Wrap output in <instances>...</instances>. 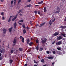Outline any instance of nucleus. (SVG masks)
<instances>
[{
  "label": "nucleus",
  "mask_w": 66,
  "mask_h": 66,
  "mask_svg": "<svg viewBox=\"0 0 66 66\" xmlns=\"http://www.w3.org/2000/svg\"><path fill=\"white\" fill-rule=\"evenodd\" d=\"M11 19H8V22H10L11 21Z\"/></svg>",
  "instance_id": "c85d7f7f"
},
{
  "label": "nucleus",
  "mask_w": 66,
  "mask_h": 66,
  "mask_svg": "<svg viewBox=\"0 0 66 66\" xmlns=\"http://www.w3.org/2000/svg\"><path fill=\"white\" fill-rule=\"evenodd\" d=\"M2 57H0V61L2 59Z\"/></svg>",
  "instance_id": "6e6d98bb"
},
{
  "label": "nucleus",
  "mask_w": 66,
  "mask_h": 66,
  "mask_svg": "<svg viewBox=\"0 0 66 66\" xmlns=\"http://www.w3.org/2000/svg\"><path fill=\"white\" fill-rule=\"evenodd\" d=\"M26 29L27 30H29V29H30V28L28 27V26H27L26 27Z\"/></svg>",
  "instance_id": "f704fd0d"
},
{
  "label": "nucleus",
  "mask_w": 66,
  "mask_h": 66,
  "mask_svg": "<svg viewBox=\"0 0 66 66\" xmlns=\"http://www.w3.org/2000/svg\"><path fill=\"white\" fill-rule=\"evenodd\" d=\"M13 52H14V50H11V53H13Z\"/></svg>",
  "instance_id": "c9c22d12"
},
{
  "label": "nucleus",
  "mask_w": 66,
  "mask_h": 66,
  "mask_svg": "<svg viewBox=\"0 0 66 66\" xmlns=\"http://www.w3.org/2000/svg\"><path fill=\"white\" fill-rule=\"evenodd\" d=\"M36 49L37 50H38V49H39V47L38 46H37L36 47Z\"/></svg>",
  "instance_id": "aec40b11"
},
{
  "label": "nucleus",
  "mask_w": 66,
  "mask_h": 66,
  "mask_svg": "<svg viewBox=\"0 0 66 66\" xmlns=\"http://www.w3.org/2000/svg\"><path fill=\"white\" fill-rule=\"evenodd\" d=\"M60 28H61L62 29H64V26H60Z\"/></svg>",
  "instance_id": "b1692460"
},
{
  "label": "nucleus",
  "mask_w": 66,
  "mask_h": 66,
  "mask_svg": "<svg viewBox=\"0 0 66 66\" xmlns=\"http://www.w3.org/2000/svg\"><path fill=\"white\" fill-rule=\"evenodd\" d=\"M46 52L47 53V54H49V53H50V52L48 51H46Z\"/></svg>",
  "instance_id": "4c0bfd02"
},
{
  "label": "nucleus",
  "mask_w": 66,
  "mask_h": 66,
  "mask_svg": "<svg viewBox=\"0 0 66 66\" xmlns=\"http://www.w3.org/2000/svg\"><path fill=\"white\" fill-rule=\"evenodd\" d=\"M13 29V27H11V28H9V31L10 33L12 32V29Z\"/></svg>",
  "instance_id": "423d86ee"
},
{
  "label": "nucleus",
  "mask_w": 66,
  "mask_h": 66,
  "mask_svg": "<svg viewBox=\"0 0 66 66\" xmlns=\"http://www.w3.org/2000/svg\"><path fill=\"white\" fill-rule=\"evenodd\" d=\"M36 43H37V44H38V42H39V41L38 40H37L36 41Z\"/></svg>",
  "instance_id": "72a5a7b5"
},
{
  "label": "nucleus",
  "mask_w": 66,
  "mask_h": 66,
  "mask_svg": "<svg viewBox=\"0 0 66 66\" xmlns=\"http://www.w3.org/2000/svg\"><path fill=\"white\" fill-rule=\"evenodd\" d=\"M13 60L12 59H10L9 60V63H10V64H12L13 62Z\"/></svg>",
  "instance_id": "9d476101"
},
{
  "label": "nucleus",
  "mask_w": 66,
  "mask_h": 66,
  "mask_svg": "<svg viewBox=\"0 0 66 66\" xmlns=\"http://www.w3.org/2000/svg\"><path fill=\"white\" fill-rule=\"evenodd\" d=\"M19 51H22L23 50L21 48H20L19 49Z\"/></svg>",
  "instance_id": "a211bd4d"
},
{
  "label": "nucleus",
  "mask_w": 66,
  "mask_h": 66,
  "mask_svg": "<svg viewBox=\"0 0 66 66\" xmlns=\"http://www.w3.org/2000/svg\"><path fill=\"white\" fill-rule=\"evenodd\" d=\"M64 21H66V17L65 18V19L64 20Z\"/></svg>",
  "instance_id": "bf43d9fd"
},
{
  "label": "nucleus",
  "mask_w": 66,
  "mask_h": 66,
  "mask_svg": "<svg viewBox=\"0 0 66 66\" xmlns=\"http://www.w3.org/2000/svg\"><path fill=\"white\" fill-rule=\"evenodd\" d=\"M35 6H36V7L39 6V5H35Z\"/></svg>",
  "instance_id": "5fc2aeb1"
},
{
  "label": "nucleus",
  "mask_w": 66,
  "mask_h": 66,
  "mask_svg": "<svg viewBox=\"0 0 66 66\" xmlns=\"http://www.w3.org/2000/svg\"><path fill=\"white\" fill-rule=\"evenodd\" d=\"M1 15L2 16H3L4 15V13L3 12H2Z\"/></svg>",
  "instance_id": "473e14b6"
},
{
  "label": "nucleus",
  "mask_w": 66,
  "mask_h": 66,
  "mask_svg": "<svg viewBox=\"0 0 66 66\" xmlns=\"http://www.w3.org/2000/svg\"><path fill=\"white\" fill-rule=\"evenodd\" d=\"M43 1H42L41 2H40L38 3V4H42V3H43Z\"/></svg>",
  "instance_id": "9b49d317"
},
{
  "label": "nucleus",
  "mask_w": 66,
  "mask_h": 66,
  "mask_svg": "<svg viewBox=\"0 0 66 66\" xmlns=\"http://www.w3.org/2000/svg\"><path fill=\"white\" fill-rule=\"evenodd\" d=\"M60 11H56V12L55 13L57 14L58 13H60Z\"/></svg>",
  "instance_id": "c756f323"
},
{
  "label": "nucleus",
  "mask_w": 66,
  "mask_h": 66,
  "mask_svg": "<svg viewBox=\"0 0 66 66\" xmlns=\"http://www.w3.org/2000/svg\"><path fill=\"white\" fill-rule=\"evenodd\" d=\"M21 0H19L18 2H21Z\"/></svg>",
  "instance_id": "4d7b16f0"
},
{
  "label": "nucleus",
  "mask_w": 66,
  "mask_h": 66,
  "mask_svg": "<svg viewBox=\"0 0 66 66\" xmlns=\"http://www.w3.org/2000/svg\"><path fill=\"white\" fill-rule=\"evenodd\" d=\"M41 62V63H45V61H44V59H42L40 61Z\"/></svg>",
  "instance_id": "ddd939ff"
},
{
  "label": "nucleus",
  "mask_w": 66,
  "mask_h": 66,
  "mask_svg": "<svg viewBox=\"0 0 66 66\" xmlns=\"http://www.w3.org/2000/svg\"><path fill=\"white\" fill-rule=\"evenodd\" d=\"M14 4H16V2H14Z\"/></svg>",
  "instance_id": "0e129e2a"
},
{
  "label": "nucleus",
  "mask_w": 66,
  "mask_h": 66,
  "mask_svg": "<svg viewBox=\"0 0 66 66\" xmlns=\"http://www.w3.org/2000/svg\"><path fill=\"white\" fill-rule=\"evenodd\" d=\"M55 41H54L52 43V44H55Z\"/></svg>",
  "instance_id": "e433bc0d"
},
{
  "label": "nucleus",
  "mask_w": 66,
  "mask_h": 66,
  "mask_svg": "<svg viewBox=\"0 0 66 66\" xmlns=\"http://www.w3.org/2000/svg\"><path fill=\"white\" fill-rule=\"evenodd\" d=\"M11 4L12 5L13 3V1L12 0L11 1Z\"/></svg>",
  "instance_id": "7c9ffc66"
},
{
  "label": "nucleus",
  "mask_w": 66,
  "mask_h": 66,
  "mask_svg": "<svg viewBox=\"0 0 66 66\" xmlns=\"http://www.w3.org/2000/svg\"><path fill=\"white\" fill-rule=\"evenodd\" d=\"M53 54H55V51H53Z\"/></svg>",
  "instance_id": "09e8293b"
},
{
  "label": "nucleus",
  "mask_w": 66,
  "mask_h": 66,
  "mask_svg": "<svg viewBox=\"0 0 66 66\" xmlns=\"http://www.w3.org/2000/svg\"><path fill=\"white\" fill-rule=\"evenodd\" d=\"M45 24V23L44 22L42 24H41L40 25V26H39V27H42V26H44V24Z\"/></svg>",
  "instance_id": "f8f14e48"
},
{
  "label": "nucleus",
  "mask_w": 66,
  "mask_h": 66,
  "mask_svg": "<svg viewBox=\"0 0 66 66\" xmlns=\"http://www.w3.org/2000/svg\"><path fill=\"white\" fill-rule=\"evenodd\" d=\"M34 13L35 14H37V11H35L34 12Z\"/></svg>",
  "instance_id": "a18cd8bd"
},
{
  "label": "nucleus",
  "mask_w": 66,
  "mask_h": 66,
  "mask_svg": "<svg viewBox=\"0 0 66 66\" xmlns=\"http://www.w3.org/2000/svg\"><path fill=\"white\" fill-rule=\"evenodd\" d=\"M32 44H33V42H31L29 44V46H31Z\"/></svg>",
  "instance_id": "6ab92c4d"
},
{
  "label": "nucleus",
  "mask_w": 66,
  "mask_h": 66,
  "mask_svg": "<svg viewBox=\"0 0 66 66\" xmlns=\"http://www.w3.org/2000/svg\"><path fill=\"white\" fill-rule=\"evenodd\" d=\"M22 27L24 29H25V28H26V26L24 24L22 25Z\"/></svg>",
  "instance_id": "5701e85b"
},
{
  "label": "nucleus",
  "mask_w": 66,
  "mask_h": 66,
  "mask_svg": "<svg viewBox=\"0 0 66 66\" xmlns=\"http://www.w3.org/2000/svg\"><path fill=\"white\" fill-rule=\"evenodd\" d=\"M16 37H15L13 41V44H16Z\"/></svg>",
  "instance_id": "6e6552de"
},
{
  "label": "nucleus",
  "mask_w": 66,
  "mask_h": 66,
  "mask_svg": "<svg viewBox=\"0 0 66 66\" xmlns=\"http://www.w3.org/2000/svg\"><path fill=\"white\" fill-rule=\"evenodd\" d=\"M62 35L64 37H66V35L65 34H62Z\"/></svg>",
  "instance_id": "393cba45"
},
{
  "label": "nucleus",
  "mask_w": 66,
  "mask_h": 66,
  "mask_svg": "<svg viewBox=\"0 0 66 66\" xmlns=\"http://www.w3.org/2000/svg\"><path fill=\"white\" fill-rule=\"evenodd\" d=\"M66 26H63V29H66Z\"/></svg>",
  "instance_id": "49530a36"
},
{
  "label": "nucleus",
  "mask_w": 66,
  "mask_h": 66,
  "mask_svg": "<svg viewBox=\"0 0 66 66\" xmlns=\"http://www.w3.org/2000/svg\"><path fill=\"white\" fill-rule=\"evenodd\" d=\"M54 57V56H50V57H47V58L49 59H53Z\"/></svg>",
  "instance_id": "4468645a"
},
{
  "label": "nucleus",
  "mask_w": 66,
  "mask_h": 66,
  "mask_svg": "<svg viewBox=\"0 0 66 66\" xmlns=\"http://www.w3.org/2000/svg\"><path fill=\"white\" fill-rule=\"evenodd\" d=\"M60 9L59 7H58L57 8V10L58 11H60Z\"/></svg>",
  "instance_id": "a19ab883"
},
{
  "label": "nucleus",
  "mask_w": 66,
  "mask_h": 66,
  "mask_svg": "<svg viewBox=\"0 0 66 66\" xmlns=\"http://www.w3.org/2000/svg\"><path fill=\"white\" fill-rule=\"evenodd\" d=\"M60 52L58 51L57 52V54H60Z\"/></svg>",
  "instance_id": "3c124183"
},
{
  "label": "nucleus",
  "mask_w": 66,
  "mask_h": 66,
  "mask_svg": "<svg viewBox=\"0 0 66 66\" xmlns=\"http://www.w3.org/2000/svg\"><path fill=\"white\" fill-rule=\"evenodd\" d=\"M49 24H50V25H51L52 24V22H51V21H50V22Z\"/></svg>",
  "instance_id": "58836bf2"
},
{
  "label": "nucleus",
  "mask_w": 66,
  "mask_h": 66,
  "mask_svg": "<svg viewBox=\"0 0 66 66\" xmlns=\"http://www.w3.org/2000/svg\"><path fill=\"white\" fill-rule=\"evenodd\" d=\"M31 1V0H27V2H30Z\"/></svg>",
  "instance_id": "ea45409f"
},
{
  "label": "nucleus",
  "mask_w": 66,
  "mask_h": 66,
  "mask_svg": "<svg viewBox=\"0 0 66 66\" xmlns=\"http://www.w3.org/2000/svg\"><path fill=\"white\" fill-rule=\"evenodd\" d=\"M33 61L34 63H35V64H37V62H36V61H35V60H34Z\"/></svg>",
  "instance_id": "bb28decb"
},
{
  "label": "nucleus",
  "mask_w": 66,
  "mask_h": 66,
  "mask_svg": "<svg viewBox=\"0 0 66 66\" xmlns=\"http://www.w3.org/2000/svg\"><path fill=\"white\" fill-rule=\"evenodd\" d=\"M32 22L31 21L30 22V24H32Z\"/></svg>",
  "instance_id": "864d4df0"
},
{
  "label": "nucleus",
  "mask_w": 66,
  "mask_h": 66,
  "mask_svg": "<svg viewBox=\"0 0 66 66\" xmlns=\"http://www.w3.org/2000/svg\"><path fill=\"white\" fill-rule=\"evenodd\" d=\"M29 42H30V39H28L27 40V43L28 44H29Z\"/></svg>",
  "instance_id": "dca6fc26"
},
{
  "label": "nucleus",
  "mask_w": 66,
  "mask_h": 66,
  "mask_svg": "<svg viewBox=\"0 0 66 66\" xmlns=\"http://www.w3.org/2000/svg\"><path fill=\"white\" fill-rule=\"evenodd\" d=\"M12 16H10L9 19H11V18H12Z\"/></svg>",
  "instance_id": "052dcab7"
},
{
  "label": "nucleus",
  "mask_w": 66,
  "mask_h": 66,
  "mask_svg": "<svg viewBox=\"0 0 66 66\" xmlns=\"http://www.w3.org/2000/svg\"><path fill=\"white\" fill-rule=\"evenodd\" d=\"M3 33H4V34H5V33H6V30L5 29H4L3 30Z\"/></svg>",
  "instance_id": "39448f33"
},
{
  "label": "nucleus",
  "mask_w": 66,
  "mask_h": 66,
  "mask_svg": "<svg viewBox=\"0 0 66 66\" xmlns=\"http://www.w3.org/2000/svg\"><path fill=\"white\" fill-rule=\"evenodd\" d=\"M38 14H40V11H39L38 12Z\"/></svg>",
  "instance_id": "8fccbe9b"
},
{
  "label": "nucleus",
  "mask_w": 66,
  "mask_h": 66,
  "mask_svg": "<svg viewBox=\"0 0 66 66\" xmlns=\"http://www.w3.org/2000/svg\"><path fill=\"white\" fill-rule=\"evenodd\" d=\"M62 38H62V37H61V36L60 35L58 37H57V40H60L62 39Z\"/></svg>",
  "instance_id": "f03ea898"
},
{
  "label": "nucleus",
  "mask_w": 66,
  "mask_h": 66,
  "mask_svg": "<svg viewBox=\"0 0 66 66\" xmlns=\"http://www.w3.org/2000/svg\"><path fill=\"white\" fill-rule=\"evenodd\" d=\"M47 40V39H45L43 40H42V41L41 42L42 44H45L46 43V41Z\"/></svg>",
  "instance_id": "7ed1b4c3"
},
{
  "label": "nucleus",
  "mask_w": 66,
  "mask_h": 66,
  "mask_svg": "<svg viewBox=\"0 0 66 66\" xmlns=\"http://www.w3.org/2000/svg\"><path fill=\"white\" fill-rule=\"evenodd\" d=\"M3 0H1V2H3Z\"/></svg>",
  "instance_id": "e2e57ef3"
},
{
  "label": "nucleus",
  "mask_w": 66,
  "mask_h": 66,
  "mask_svg": "<svg viewBox=\"0 0 66 66\" xmlns=\"http://www.w3.org/2000/svg\"><path fill=\"white\" fill-rule=\"evenodd\" d=\"M0 52H1V53H2V50L0 51Z\"/></svg>",
  "instance_id": "13d9d810"
},
{
  "label": "nucleus",
  "mask_w": 66,
  "mask_h": 66,
  "mask_svg": "<svg viewBox=\"0 0 66 66\" xmlns=\"http://www.w3.org/2000/svg\"><path fill=\"white\" fill-rule=\"evenodd\" d=\"M20 16H22V14H21L20 13Z\"/></svg>",
  "instance_id": "680f3d73"
},
{
  "label": "nucleus",
  "mask_w": 66,
  "mask_h": 66,
  "mask_svg": "<svg viewBox=\"0 0 66 66\" xmlns=\"http://www.w3.org/2000/svg\"><path fill=\"white\" fill-rule=\"evenodd\" d=\"M18 16V14H16L15 17H14L12 19V21H13L16 19V18H17V17Z\"/></svg>",
  "instance_id": "20e7f679"
},
{
  "label": "nucleus",
  "mask_w": 66,
  "mask_h": 66,
  "mask_svg": "<svg viewBox=\"0 0 66 66\" xmlns=\"http://www.w3.org/2000/svg\"><path fill=\"white\" fill-rule=\"evenodd\" d=\"M34 66H37V65L35 64L34 65Z\"/></svg>",
  "instance_id": "69168bd1"
},
{
  "label": "nucleus",
  "mask_w": 66,
  "mask_h": 66,
  "mask_svg": "<svg viewBox=\"0 0 66 66\" xmlns=\"http://www.w3.org/2000/svg\"><path fill=\"white\" fill-rule=\"evenodd\" d=\"M44 12H46V7H45L44 9Z\"/></svg>",
  "instance_id": "f3484780"
},
{
  "label": "nucleus",
  "mask_w": 66,
  "mask_h": 66,
  "mask_svg": "<svg viewBox=\"0 0 66 66\" xmlns=\"http://www.w3.org/2000/svg\"><path fill=\"white\" fill-rule=\"evenodd\" d=\"M43 50V48H41L40 49L39 51H42Z\"/></svg>",
  "instance_id": "2f4dec72"
},
{
  "label": "nucleus",
  "mask_w": 66,
  "mask_h": 66,
  "mask_svg": "<svg viewBox=\"0 0 66 66\" xmlns=\"http://www.w3.org/2000/svg\"><path fill=\"white\" fill-rule=\"evenodd\" d=\"M27 7H31L32 6V5L31 4H29V5H27Z\"/></svg>",
  "instance_id": "a878e982"
},
{
  "label": "nucleus",
  "mask_w": 66,
  "mask_h": 66,
  "mask_svg": "<svg viewBox=\"0 0 66 66\" xmlns=\"http://www.w3.org/2000/svg\"><path fill=\"white\" fill-rule=\"evenodd\" d=\"M36 27L37 28V27H38V25L37 24L36 25Z\"/></svg>",
  "instance_id": "de8ad7c7"
},
{
  "label": "nucleus",
  "mask_w": 66,
  "mask_h": 66,
  "mask_svg": "<svg viewBox=\"0 0 66 66\" xmlns=\"http://www.w3.org/2000/svg\"><path fill=\"white\" fill-rule=\"evenodd\" d=\"M23 34H25L26 33V29H24L23 30Z\"/></svg>",
  "instance_id": "2eb2a0df"
},
{
  "label": "nucleus",
  "mask_w": 66,
  "mask_h": 66,
  "mask_svg": "<svg viewBox=\"0 0 66 66\" xmlns=\"http://www.w3.org/2000/svg\"><path fill=\"white\" fill-rule=\"evenodd\" d=\"M17 24L16 23H14V29H16V27H17Z\"/></svg>",
  "instance_id": "1a4fd4ad"
},
{
  "label": "nucleus",
  "mask_w": 66,
  "mask_h": 66,
  "mask_svg": "<svg viewBox=\"0 0 66 66\" xmlns=\"http://www.w3.org/2000/svg\"><path fill=\"white\" fill-rule=\"evenodd\" d=\"M20 12H21V10H19V12H18V14H19V13H20Z\"/></svg>",
  "instance_id": "c03bdc74"
},
{
  "label": "nucleus",
  "mask_w": 66,
  "mask_h": 66,
  "mask_svg": "<svg viewBox=\"0 0 66 66\" xmlns=\"http://www.w3.org/2000/svg\"><path fill=\"white\" fill-rule=\"evenodd\" d=\"M62 44V41H59L56 43V46H58L61 45Z\"/></svg>",
  "instance_id": "f257e3e1"
},
{
  "label": "nucleus",
  "mask_w": 66,
  "mask_h": 66,
  "mask_svg": "<svg viewBox=\"0 0 66 66\" xmlns=\"http://www.w3.org/2000/svg\"><path fill=\"white\" fill-rule=\"evenodd\" d=\"M2 18L3 20H4L5 19V18L4 16L2 17Z\"/></svg>",
  "instance_id": "79ce46f5"
},
{
  "label": "nucleus",
  "mask_w": 66,
  "mask_h": 66,
  "mask_svg": "<svg viewBox=\"0 0 66 66\" xmlns=\"http://www.w3.org/2000/svg\"><path fill=\"white\" fill-rule=\"evenodd\" d=\"M22 43H24V38L22 39Z\"/></svg>",
  "instance_id": "4be33fe9"
},
{
  "label": "nucleus",
  "mask_w": 66,
  "mask_h": 66,
  "mask_svg": "<svg viewBox=\"0 0 66 66\" xmlns=\"http://www.w3.org/2000/svg\"><path fill=\"white\" fill-rule=\"evenodd\" d=\"M23 38V37L22 36H20V39H22Z\"/></svg>",
  "instance_id": "cd10ccee"
},
{
  "label": "nucleus",
  "mask_w": 66,
  "mask_h": 66,
  "mask_svg": "<svg viewBox=\"0 0 66 66\" xmlns=\"http://www.w3.org/2000/svg\"><path fill=\"white\" fill-rule=\"evenodd\" d=\"M19 24H20V25H22V24L21 23H19Z\"/></svg>",
  "instance_id": "338daca9"
},
{
  "label": "nucleus",
  "mask_w": 66,
  "mask_h": 66,
  "mask_svg": "<svg viewBox=\"0 0 66 66\" xmlns=\"http://www.w3.org/2000/svg\"><path fill=\"white\" fill-rule=\"evenodd\" d=\"M59 35L58 32H55L54 34L53 35L54 36H56L57 35Z\"/></svg>",
  "instance_id": "0eeeda50"
},
{
  "label": "nucleus",
  "mask_w": 66,
  "mask_h": 66,
  "mask_svg": "<svg viewBox=\"0 0 66 66\" xmlns=\"http://www.w3.org/2000/svg\"><path fill=\"white\" fill-rule=\"evenodd\" d=\"M53 64H54V62L53 63H52V65H53Z\"/></svg>",
  "instance_id": "774afa93"
},
{
  "label": "nucleus",
  "mask_w": 66,
  "mask_h": 66,
  "mask_svg": "<svg viewBox=\"0 0 66 66\" xmlns=\"http://www.w3.org/2000/svg\"><path fill=\"white\" fill-rule=\"evenodd\" d=\"M19 22H23V20L22 19L21 20H20L19 21Z\"/></svg>",
  "instance_id": "412c9836"
},
{
  "label": "nucleus",
  "mask_w": 66,
  "mask_h": 66,
  "mask_svg": "<svg viewBox=\"0 0 66 66\" xmlns=\"http://www.w3.org/2000/svg\"><path fill=\"white\" fill-rule=\"evenodd\" d=\"M24 66H28V64H25L24 65Z\"/></svg>",
  "instance_id": "603ef678"
},
{
  "label": "nucleus",
  "mask_w": 66,
  "mask_h": 66,
  "mask_svg": "<svg viewBox=\"0 0 66 66\" xmlns=\"http://www.w3.org/2000/svg\"><path fill=\"white\" fill-rule=\"evenodd\" d=\"M57 49L58 50H61L60 48V47H58L57 48Z\"/></svg>",
  "instance_id": "37998d69"
}]
</instances>
